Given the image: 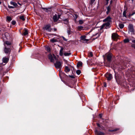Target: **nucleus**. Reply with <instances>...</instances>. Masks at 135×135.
I'll use <instances>...</instances> for the list:
<instances>
[{
    "label": "nucleus",
    "mask_w": 135,
    "mask_h": 135,
    "mask_svg": "<svg viewBox=\"0 0 135 135\" xmlns=\"http://www.w3.org/2000/svg\"><path fill=\"white\" fill-rule=\"evenodd\" d=\"M71 31L70 30H69L67 31V33L68 35H70L71 33Z\"/></svg>",
    "instance_id": "obj_37"
},
{
    "label": "nucleus",
    "mask_w": 135,
    "mask_h": 135,
    "mask_svg": "<svg viewBox=\"0 0 135 135\" xmlns=\"http://www.w3.org/2000/svg\"><path fill=\"white\" fill-rule=\"evenodd\" d=\"M9 60V58L6 57H5L3 58L2 59V61L3 62L6 63L8 62Z\"/></svg>",
    "instance_id": "obj_12"
},
{
    "label": "nucleus",
    "mask_w": 135,
    "mask_h": 135,
    "mask_svg": "<svg viewBox=\"0 0 135 135\" xmlns=\"http://www.w3.org/2000/svg\"><path fill=\"white\" fill-rule=\"evenodd\" d=\"M104 87H106L107 86V85H106V84L105 83H104Z\"/></svg>",
    "instance_id": "obj_47"
},
{
    "label": "nucleus",
    "mask_w": 135,
    "mask_h": 135,
    "mask_svg": "<svg viewBox=\"0 0 135 135\" xmlns=\"http://www.w3.org/2000/svg\"><path fill=\"white\" fill-rule=\"evenodd\" d=\"M83 64L81 62H78L77 64V67H79L80 66H82Z\"/></svg>",
    "instance_id": "obj_23"
},
{
    "label": "nucleus",
    "mask_w": 135,
    "mask_h": 135,
    "mask_svg": "<svg viewBox=\"0 0 135 135\" xmlns=\"http://www.w3.org/2000/svg\"><path fill=\"white\" fill-rule=\"evenodd\" d=\"M5 44L8 45H10L11 44L10 42L8 41H6L5 42Z\"/></svg>",
    "instance_id": "obj_35"
},
{
    "label": "nucleus",
    "mask_w": 135,
    "mask_h": 135,
    "mask_svg": "<svg viewBox=\"0 0 135 135\" xmlns=\"http://www.w3.org/2000/svg\"><path fill=\"white\" fill-rule=\"evenodd\" d=\"M107 11L106 12L107 14H108L110 10V7L109 6L107 8Z\"/></svg>",
    "instance_id": "obj_22"
},
{
    "label": "nucleus",
    "mask_w": 135,
    "mask_h": 135,
    "mask_svg": "<svg viewBox=\"0 0 135 135\" xmlns=\"http://www.w3.org/2000/svg\"><path fill=\"white\" fill-rule=\"evenodd\" d=\"M131 46L133 47L134 48V49H135V45L134 44H132V45Z\"/></svg>",
    "instance_id": "obj_44"
},
{
    "label": "nucleus",
    "mask_w": 135,
    "mask_h": 135,
    "mask_svg": "<svg viewBox=\"0 0 135 135\" xmlns=\"http://www.w3.org/2000/svg\"><path fill=\"white\" fill-rule=\"evenodd\" d=\"M105 56L107 57V59L108 61L110 62L111 60L112 57V54L111 53H107L105 55Z\"/></svg>",
    "instance_id": "obj_5"
},
{
    "label": "nucleus",
    "mask_w": 135,
    "mask_h": 135,
    "mask_svg": "<svg viewBox=\"0 0 135 135\" xmlns=\"http://www.w3.org/2000/svg\"><path fill=\"white\" fill-rule=\"evenodd\" d=\"M59 18V17L58 18L57 15L56 14H55L53 17V19L54 22H56Z\"/></svg>",
    "instance_id": "obj_13"
},
{
    "label": "nucleus",
    "mask_w": 135,
    "mask_h": 135,
    "mask_svg": "<svg viewBox=\"0 0 135 135\" xmlns=\"http://www.w3.org/2000/svg\"><path fill=\"white\" fill-rule=\"evenodd\" d=\"M64 23L65 24H67L68 23V21L67 20H64Z\"/></svg>",
    "instance_id": "obj_39"
},
{
    "label": "nucleus",
    "mask_w": 135,
    "mask_h": 135,
    "mask_svg": "<svg viewBox=\"0 0 135 135\" xmlns=\"http://www.w3.org/2000/svg\"><path fill=\"white\" fill-rule=\"evenodd\" d=\"M28 34V30L27 29L25 28L23 31V35L26 36Z\"/></svg>",
    "instance_id": "obj_14"
},
{
    "label": "nucleus",
    "mask_w": 135,
    "mask_h": 135,
    "mask_svg": "<svg viewBox=\"0 0 135 135\" xmlns=\"http://www.w3.org/2000/svg\"><path fill=\"white\" fill-rule=\"evenodd\" d=\"M119 130V129L118 128H116V129H115L113 130H109L108 131H109V132H115V131H116L118 130Z\"/></svg>",
    "instance_id": "obj_27"
},
{
    "label": "nucleus",
    "mask_w": 135,
    "mask_h": 135,
    "mask_svg": "<svg viewBox=\"0 0 135 135\" xmlns=\"http://www.w3.org/2000/svg\"><path fill=\"white\" fill-rule=\"evenodd\" d=\"M126 10L124 11L123 13V16L124 17H127L126 15Z\"/></svg>",
    "instance_id": "obj_31"
},
{
    "label": "nucleus",
    "mask_w": 135,
    "mask_h": 135,
    "mask_svg": "<svg viewBox=\"0 0 135 135\" xmlns=\"http://www.w3.org/2000/svg\"><path fill=\"white\" fill-rule=\"evenodd\" d=\"M57 30V29L56 28H54V30L55 31H56Z\"/></svg>",
    "instance_id": "obj_51"
},
{
    "label": "nucleus",
    "mask_w": 135,
    "mask_h": 135,
    "mask_svg": "<svg viewBox=\"0 0 135 135\" xmlns=\"http://www.w3.org/2000/svg\"><path fill=\"white\" fill-rule=\"evenodd\" d=\"M99 117L100 118H101L102 117V114H99Z\"/></svg>",
    "instance_id": "obj_45"
},
{
    "label": "nucleus",
    "mask_w": 135,
    "mask_h": 135,
    "mask_svg": "<svg viewBox=\"0 0 135 135\" xmlns=\"http://www.w3.org/2000/svg\"><path fill=\"white\" fill-rule=\"evenodd\" d=\"M12 23L13 25H15L16 23V21H12Z\"/></svg>",
    "instance_id": "obj_38"
},
{
    "label": "nucleus",
    "mask_w": 135,
    "mask_h": 135,
    "mask_svg": "<svg viewBox=\"0 0 135 135\" xmlns=\"http://www.w3.org/2000/svg\"><path fill=\"white\" fill-rule=\"evenodd\" d=\"M50 40L52 42H56L57 41V40L55 39L54 38Z\"/></svg>",
    "instance_id": "obj_32"
},
{
    "label": "nucleus",
    "mask_w": 135,
    "mask_h": 135,
    "mask_svg": "<svg viewBox=\"0 0 135 135\" xmlns=\"http://www.w3.org/2000/svg\"><path fill=\"white\" fill-rule=\"evenodd\" d=\"M70 69L67 66L65 67V71L66 72H68L70 71Z\"/></svg>",
    "instance_id": "obj_18"
},
{
    "label": "nucleus",
    "mask_w": 135,
    "mask_h": 135,
    "mask_svg": "<svg viewBox=\"0 0 135 135\" xmlns=\"http://www.w3.org/2000/svg\"><path fill=\"white\" fill-rule=\"evenodd\" d=\"M129 40L128 39H126L124 40V43H127L129 42Z\"/></svg>",
    "instance_id": "obj_34"
},
{
    "label": "nucleus",
    "mask_w": 135,
    "mask_h": 135,
    "mask_svg": "<svg viewBox=\"0 0 135 135\" xmlns=\"http://www.w3.org/2000/svg\"><path fill=\"white\" fill-rule=\"evenodd\" d=\"M8 7L9 8H14V7L12 6H8Z\"/></svg>",
    "instance_id": "obj_43"
},
{
    "label": "nucleus",
    "mask_w": 135,
    "mask_h": 135,
    "mask_svg": "<svg viewBox=\"0 0 135 135\" xmlns=\"http://www.w3.org/2000/svg\"><path fill=\"white\" fill-rule=\"evenodd\" d=\"M42 9L45 10V11L46 12H49L50 11L51 9L50 8H43Z\"/></svg>",
    "instance_id": "obj_21"
},
{
    "label": "nucleus",
    "mask_w": 135,
    "mask_h": 135,
    "mask_svg": "<svg viewBox=\"0 0 135 135\" xmlns=\"http://www.w3.org/2000/svg\"><path fill=\"white\" fill-rule=\"evenodd\" d=\"M107 2H108L109 0H107Z\"/></svg>",
    "instance_id": "obj_54"
},
{
    "label": "nucleus",
    "mask_w": 135,
    "mask_h": 135,
    "mask_svg": "<svg viewBox=\"0 0 135 135\" xmlns=\"http://www.w3.org/2000/svg\"><path fill=\"white\" fill-rule=\"evenodd\" d=\"M119 26L120 28L122 29L124 27V25L122 23H120L119 24Z\"/></svg>",
    "instance_id": "obj_24"
},
{
    "label": "nucleus",
    "mask_w": 135,
    "mask_h": 135,
    "mask_svg": "<svg viewBox=\"0 0 135 135\" xmlns=\"http://www.w3.org/2000/svg\"><path fill=\"white\" fill-rule=\"evenodd\" d=\"M104 22H109V23L111 21V18L110 16H108L106 18L103 20Z\"/></svg>",
    "instance_id": "obj_10"
},
{
    "label": "nucleus",
    "mask_w": 135,
    "mask_h": 135,
    "mask_svg": "<svg viewBox=\"0 0 135 135\" xmlns=\"http://www.w3.org/2000/svg\"><path fill=\"white\" fill-rule=\"evenodd\" d=\"M95 0H91L90 2V4H92L94 2Z\"/></svg>",
    "instance_id": "obj_40"
},
{
    "label": "nucleus",
    "mask_w": 135,
    "mask_h": 135,
    "mask_svg": "<svg viewBox=\"0 0 135 135\" xmlns=\"http://www.w3.org/2000/svg\"><path fill=\"white\" fill-rule=\"evenodd\" d=\"M11 51L10 48L7 47V46H5L4 51L6 54H9Z\"/></svg>",
    "instance_id": "obj_4"
},
{
    "label": "nucleus",
    "mask_w": 135,
    "mask_h": 135,
    "mask_svg": "<svg viewBox=\"0 0 135 135\" xmlns=\"http://www.w3.org/2000/svg\"><path fill=\"white\" fill-rule=\"evenodd\" d=\"M86 36H85L84 35L80 37L81 40L83 41V42L84 43L86 42L89 41V39H86Z\"/></svg>",
    "instance_id": "obj_8"
},
{
    "label": "nucleus",
    "mask_w": 135,
    "mask_h": 135,
    "mask_svg": "<svg viewBox=\"0 0 135 135\" xmlns=\"http://www.w3.org/2000/svg\"><path fill=\"white\" fill-rule=\"evenodd\" d=\"M19 18L23 21H24L25 20V17L23 16H20L19 17Z\"/></svg>",
    "instance_id": "obj_25"
},
{
    "label": "nucleus",
    "mask_w": 135,
    "mask_h": 135,
    "mask_svg": "<svg viewBox=\"0 0 135 135\" xmlns=\"http://www.w3.org/2000/svg\"><path fill=\"white\" fill-rule=\"evenodd\" d=\"M96 132H97V133L98 135H104V134L102 132H98L97 131Z\"/></svg>",
    "instance_id": "obj_26"
},
{
    "label": "nucleus",
    "mask_w": 135,
    "mask_h": 135,
    "mask_svg": "<svg viewBox=\"0 0 135 135\" xmlns=\"http://www.w3.org/2000/svg\"><path fill=\"white\" fill-rule=\"evenodd\" d=\"M77 29L78 31H80L83 30V27L81 26H79L77 27Z\"/></svg>",
    "instance_id": "obj_17"
},
{
    "label": "nucleus",
    "mask_w": 135,
    "mask_h": 135,
    "mask_svg": "<svg viewBox=\"0 0 135 135\" xmlns=\"http://www.w3.org/2000/svg\"><path fill=\"white\" fill-rule=\"evenodd\" d=\"M98 36H99V34H98Z\"/></svg>",
    "instance_id": "obj_55"
},
{
    "label": "nucleus",
    "mask_w": 135,
    "mask_h": 135,
    "mask_svg": "<svg viewBox=\"0 0 135 135\" xmlns=\"http://www.w3.org/2000/svg\"><path fill=\"white\" fill-rule=\"evenodd\" d=\"M10 4L11 5H13L15 7H16L18 6L17 3L15 2H11Z\"/></svg>",
    "instance_id": "obj_16"
},
{
    "label": "nucleus",
    "mask_w": 135,
    "mask_h": 135,
    "mask_svg": "<svg viewBox=\"0 0 135 135\" xmlns=\"http://www.w3.org/2000/svg\"><path fill=\"white\" fill-rule=\"evenodd\" d=\"M18 4H19V5H20V6H21L22 4H21L19 2H18L17 3Z\"/></svg>",
    "instance_id": "obj_50"
},
{
    "label": "nucleus",
    "mask_w": 135,
    "mask_h": 135,
    "mask_svg": "<svg viewBox=\"0 0 135 135\" xmlns=\"http://www.w3.org/2000/svg\"><path fill=\"white\" fill-rule=\"evenodd\" d=\"M131 0L132 1V3H133V0Z\"/></svg>",
    "instance_id": "obj_52"
},
{
    "label": "nucleus",
    "mask_w": 135,
    "mask_h": 135,
    "mask_svg": "<svg viewBox=\"0 0 135 135\" xmlns=\"http://www.w3.org/2000/svg\"><path fill=\"white\" fill-rule=\"evenodd\" d=\"M73 16L75 20H76L78 16L77 13H76L73 14Z\"/></svg>",
    "instance_id": "obj_19"
},
{
    "label": "nucleus",
    "mask_w": 135,
    "mask_h": 135,
    "mask_svg": "<svg viewBox=\"0 0 135 135\" xmlns=\"http://www.w3.org/2000/svg\"><path fill=\"white\" fill-rule=\"evenodd\" d=\"M61 49L60 51L59 55L61 56H62L63 54V51L64 50V48L60 46Z\"/></svg>",
    "instance_id": "obj_15"
},
{
    "label": "nucleus",
    "mask_w": 135,
    "mask_h": 135,
    "mask_svg": "<svg viewBox=\"0 0 135 135\" xmlns=\"http://www.w3.org/2000/svg\"><path fill=\"white\" fill-rule=\"evenodd\" d=\"M69 76L72 78H75L74 76L73 75H69Z\"/></svg>",
    "instance_id": "obj_41"
},
{
    "label": "nucleus",
    "mask_w": 135,
    "mask_h": 135,
    "mask_svg": "<svg viewBox=\"0 0 135 135\" xmlns=\"http://www.w3.org/2000/svg\"><path fill=\"white\" fill-rule=\"evenodd\" d=\"M51 26L49 25H46V26L44 27V30H47L48 31L50 32L51 30L49 28Z\"/></svg>",
    "instance_id": "obj_11"
},
{
    "label": "nucleus",
    "mask_w": 135,
    "mask_h": 135,
    "mask_svg": "<svg viewBox=\"0 0 135 135\" xmlns=\"http://www.w3.org/2000/svg\"><path fill=\"white\" fill-rule=\"evenodd\" d=\"M48 57L50 61L52 62H54V59H56V57L54 54L52 55L49 54L48 55Z\"/></svg>",
    "instance_id": "obj_2"
},
{
    "label": "nucleus",
    "mask_w": 135,
    "mask_h": 135,
    "mask_svg": "<svg viewBox=\"0 0 135 135\" xmlns=\"http://www.w3.org/2000/svg\"><path fill=\"white\" fill-rule=\"evenodd\" d=\"M97 126L98 127H100V124L99 123H97Z\"/></svg>",
    "instance_id": "obj_48"
},
{
    "label": "nucleus",
    "mask_w": 135,
    "mask_h": 135,
    "mask_svg": "<svg viewBox=\"0 0 135 135\" xmlns=\"http://www.w3.org/2000/svg\"><path fill=\"white\" fill-rule=\"evenodd\" d=\"M128 30L129 31L131 32H134L133 26L132 25L130 24L129 25Z\"/></svg>",
    "instance_id": "obj_9"
},
{
    "label": "nucleus",
    "mask_w": 135,
    "mask_h": 135,
    "mask_svg": "<svg viewBox=\"0 0 135 135\" xmlns=\"http://www.w3.org/2000/svg\"><path fill=\"white\" fill-rule=\"evenodd\" d=\"M134 14H135V11H133L132 13L130 12L128 16V17H130Z\"/></svg>",
    "instance_id": "obj_20"
},
{
    "label": "nucleus",
    "mask_w": 135,
    "mask_h": 135,
    "mask_svg": "<svg viewBox=\"0 0 135 135\" xmlns=\"http://www.w3.org/2000/svg\"><path fill=\"white\" fill-rule=\"evenodd\" d=\"M119 36L116 33H113L112 34V37L114 40H117V39L118 38Z\"/></svg>",
    "instance_id": "obj_7"
},
{
    "label": "nucleus",
    "mask_w": 135,
    "mask_h": 135,
    "mask_svg": "<svg viewBox=\"0 0 135 135\" xmlns=\"http://www.w3.org/2000/svg\"><path fill=\"white\" fill-rule=\"evenodd\" d=\"M46 50L48 52H49L50 51V48L48 46L46 47Z\"/></svg>",
    "instance_id": "obj_30"
},
{
    "label": "nucleus",
    "mask_w": 135,
    "mask_h": 135,
    "mask_svg": "<svg viewBox=\"0 0 135 135\" xmlns=\"http://www.w3.org/2000/svg\"><path fill=\"white\" fill-rule=\"evenodd\" d=\"M98 34L97 33L95 35H94V36H95V35H97Z\"/></svg>",
    "instance_id": "obj_53"
},
{
    "label": "nucleus",
    "mask_w": 135,
    "mask_h": 135,
    "mask_svg": "<svg viewBox=\"0 0 135 135\" xmlns=\"http://www.w3.org/2000/svg\"><path fill=\"white\" fill-rule=\"evenodd\" d=\"M63 39L64 41H67V40L64 37H63Z\"/></svg>",
    "instance_id": "obj_46"
},
{
    "label": "nucleus",
    "mask_w": 135,
    "mask_h": 135,
    "mask_svg": "<svg viewBox=\"0 0 135 135\" xmlns=\"http://www.w3.org/2000/svg\"><path fill=\"white\" fill-rule=\"evenodd\" d=\"M83 22L84 21L83 20H80L79 21V23L80 24H82L83 23Z\"/></svg>",
    "instance_id": "obj_36"
},
{
    "label": "nucleus",
    "mask_w": 135,
    "mask_h": 135,
    "mask_svg": "<svg viewBox=\"0 0 135 135\" xmlns=\"http://www.w3.org/2000/svg\"><path fill=\"white\" fill-rule=\"evenodd\" d=\"M62 62L60 61H57L55 64V66L57 69H60L62 66Z\"/></svg>",
    "instance_id": "obj_1"
},
{
    "label": "nucleus",
    "mask_w": 135,
    "mask_h": 135,
    "mask_svg": "<svg viewBox=\"0 0 135 135\" xmlns=\"http://www.w3.org/2000/svg\"><path fill=\"white\" fill-rule=\"evenodd\" d=\"M76 73L78 75H79L81 73V71L80 70H78L76 71Z\"/></svg>",
    "instance_id": "obj_33"
},
{
    "label": "nucleus",
    "mask_w": 135,
    "mask_h": 135,
    "mask_svg": "<svg viewBox=\"0 0 135 135\" xmlns=\"http://www.w3.org/2000/svg\"><path fill=\"white\" fill-rule=\"evenodd\" d=\"M1 31V30H0V32Z\"/></svg>",
    "instance_id": "obj_56"
},
{
    "label": "nucleus",
    "mask_w": 135,
    "mask_h": 135,
    "mask_svg": "<svg viewBox=\"0 0 135 135\" xmlns=\"http://www.w3.org/2000/svg\"><path fill=\"white\" fill-rule=\"evenodd\" d=\"M105 76L107 80H110L112 78V75L111 74L108 73H107L105 75Z\"/></svg>",
    "instance_id": "obj_6"
},
{
    "label": "nucleus",
    "mask_w": 135,
    "mask_h": 135,
    "mask_svg": "<svg viewBox=\"0 0 135 135\" xmlns=\"http://www.w3.org/2000/svg\"><path fill=\"white\" fill-rule=\"evenodd\" d=\"M132 42L135 43V40H133L132 41Z\"/></svg>",
    "instance_id": "obj_49"
},
{
    "label": "nucleus",
    "mask_w": 135,
    "mask_h": 135,
    "mask_svg": "<svg viewBox=\"0 0 135 135\" xmlns=\"http://www.w3.org/2000/svg\"><path fill=\"white\" fill-rule=\"evenodd\" d=\"M89 55L91 57H92L93 56V54L92 52H90V53Z\"/></svg>",
    "instance_id": "obj_42"
},
{
    "label": "nucleus",
    "mask_w": 135,
    "mask_h": 135,
    "mask_svg": "<svg viewBox=\"0 0 135 135\" xmlns=\"http://www.w3.org/2000/svg\"><path fill=\"white\" fill-rule=\"evenodd\" d=\"M64 55L65 56H69L71 55V53H70L65 52L64 54Z\"/></svg>",
    "instance_id": "obj_28"
},
{
    "label": "nucleus",
    "mask_w": 135,
    "mask_h": 135,
    "mask_svg": "<svg viewBox=\"0 0 135 135\" xmlns=\"http://www.w3.org/2000/svg\"><path fill=\"white\" fill-rule=\"evenodd\" d=\"M7 20L8 21H10L12 20V18L10 17L7 16Z\"/></svg>",
    "instance_id": "obj_29"
},
{
    "label": "nucleus",
    "mask_w": 135,
    "mask_h": 135,
    "mask_svg": "<svg viewBox=\"0 0 135 135\" xmlns=\"http://www.w3.org/2000/svg\"><path fill=\"white\" fill-rule=\"evenodd\" d=\"M110 23L109 22L104 23L102 25L100 29H102L103 28L107 29L109 28L110 25Z\"/></svg>",
    "instance_id": "obj_3"
}]
</instances>
